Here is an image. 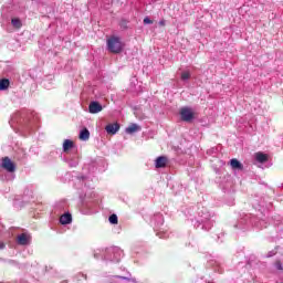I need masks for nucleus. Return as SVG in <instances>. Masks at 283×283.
I'll return each instance as SVG.
<instances>
[{"instance_id":"nucleus-1","label":"nucleus","mask_w":283,"mask_h":283,"mask_svg":"<svg viewBox=\"0 0 283 283\" xmlns=\"http://www.w3.org/2000/svg\"><path fill=\"white\" fill-rule=\"evenodd\" d=\"M186 218L192 222L195 229H202V231H210L216 224V213L202 205L189 208L185 211Z\"/></svg>"},{"instance_id":"nucleus-2","label":"nucleus","mask_w":283,"mask_h":283,"mask_svg":"<svg viewBox=\"0 0 283 283\" xmlns=\"http://www.w3.org/2000/svg\"><path fill=\"white\" fill-rule=\"evenodd\" d=\"M36 120H39L36 113L22 109L15 112L11 116L9 124L11 127H18V129H22L23 132H30L32 129V125H34Z\"/></svg>"},{"instance_id":"nucleus-3","label":"nucleus","mask_w":283,"mask_h":283,"mask_svg":"<svg viewBox=\"0 0 283 283\" xmlns=\"http://www.w3.org/2000/svg\"><path fill=\"white\" fill-rule=\"evenodd\" d=\"M266 229V219H260L258 216L243 214L234 224V229L249 231V229Z\"/></svg>"},{"instance_id":"nucleus-4","label":"nucleus","mask_w":283,"mask_h":283,"mask_svg":"<svg viewBox=\"0 0 283 283\" xmlns=\"http://www.w3.org/2000/svg\"><path fill=\"white\" fill-rule=\"evenodd\" d=\"M124 255L123 250L118 247L97 249L94 251L95 260H103L104 262H120Z\"/></svg>"},{"instance_id":"nucleus-5","label":"nucleus","mask_w":283,"mask_h":283,"mask_svg":"<svg viewBox=\"0 0 283 283\" xmlns=\"http://www.w3.org/2000/svg\"><path fill=\"white\" fill-rule=\"evenodd\" d=\"M252 207L253 209H255V211H259V214H256V217L261 220H264L263 218L271 210L272 203L271 201H269V197L264 195H255L252 199Z\"/></svg>"},{"instance_id":"nucleus-6","label":"nucleus","mask_w":283,"mask_h":283,"mask_svg":"<svg viewBox=\"0 0 283 283\" xmlns=\"http://www.w3.org/2000/svg\"><path fill=\"white\" fill-rule=\"evenodd\" d=\"M1 168L7 171V174L0 177L1 180L10 181L17 178V175L14 174V171H17V164H14L10 157H3L1 159Z\"/></svg>"},{"instance_id":"nucleus-7","label":"nucleus","mask_w":283,"mask_h":283,"mask_svg":"<svg viewBox=\"0 0 283 283\" xmlns=\"http://www.w3.org/2000/svg\"><path fill=\"white\" fill-rule=\"evenodd\" d=\"M151 224H154V229L159 238L164 240L169 238V232L165 231V228H163L165 227V217H163L161 213L154 214L151 218Z\"/></svg>"},{"instance_id":"nucleus-8","label":"nucleus","mask_w":283,"mask_h":283,"mask_svg":"<svg viewBox=\"0 0 283 283\" xmlns=\"http://www.w3.org/2000/svg\"><path fill=\"white\" fill-rule=\"evenodd\" d=\"M107 49L108 52H112L113 54H120L123 52V42L120 41V38L118 36H111L107 40Z\"/></svg>"},{"instance_id":"nucleus-9","label":"nucleus","mask_w":283,"mask_h":283,"mask_svg":"<svg viewBox=\"0 0 283 283\" xmlns=\"http://www.w3.org/2000/svg\"><path fill=\"white\" fill-rule=\"evenodd\" d=\"M17 243L20 247H30L32 244V234L28 232H23L18 235Z\"/></svg>"},{"instance_id":"nucleus-10","label":"nucleus","mask_w":283,"mask_h":283,"mask_svg":"<svg viewBox=\"0 0 283 283\" xmlns=\"http://www.w3.org/2000/svg\"><path fill=\"white\" fill-rule=\"evenodd\" d=\"M180 117L181 120H184V123H191V120H193V111H191V108L189 107H182L180 109Z\"/></svg>"},{"instance_id":"nucleus-11","label":"nucleus","mask_w":283,"mask_h":283,"mask_svg":"<svg viewBox=\"0 0 283 283\" xmlns=\"http://www.w3.org/2000/svg\"><path fill=\"white\" fill-rule=\"evenodd\" d=\"M88 112L90 114H98L99 112H103V105L96 101L91 102L88 105Z\"/></svg>"},{"instance_id":"nucleus-12","label":"nucleus","mask_w":283,"mask_h":283,"mask_svg":"<svg viewBox=\"0 0 283 283\" xmlns=\"http://www.w3.org/2000/svg\"><path fill=\"white\" fill-rule=\"evenodd\" d=\"M167 163H169V159L167 158V156H159L155 160V167L156 169H163L167 167Z\"/></svg>"},{"instance_id":"nucleus-13","label":"nucleus","mask_w":283,"mask_h":283,"mask_svg":"<svg viewBox=\"0 0 283 283\" xmlns=\"http://www.w3.org/2000/svg\"><path fill=\"white\" fill-rule=\"evenodd\" d=\"M65 163H67L69 167H77L78 166V154L74 153L73 155H69L65 158Z\"/></svg>"},{"instance_id":"nucleus-14","label":"nucleus","mask_w":283,"mask_h":283,"mask_svg":"<svg viewBox=\"0 0 283 283\" xmlns=\"http://www.w3.org/2000/svg\"><path fill=\"white\" fill-rule=\"evenodd\" d=\"M34 198V186H27L23 192L24 200H32Z\"/></svg>"},{"instance_id":"nucleus-15","label":"nucleus","mask_w":283,"mask_h":283,"mask_svg":"<svg viewBox=\"0 0 283 283\" xmlns=\"http://www.w3.org/2000/svg\"><path fill=\"white\" fill-rule=\"evenodd\" d=\"M106 133L111 134L112 136H114L116 134V132H118V129H120V124L115 123V124H108L105 127Z\"/></svg>"},{"instance_id":"nucleus-16","label":"nucleus","mask_w":283,"mask_h":283,"mask_svg":"<svg viewBox=\"0 0 283 283\" xmlns=\"http://www.w3.org/2000/svg\"><path fill=\"white\" fill-rule=\"evenodd\" d=\"M254 158L256 163H259L260 165H264L265 163H269V155L261 151L256 153Z\"/></svg>"},{"instance_id":"nucleus-17","label":"nucleus","mask_w":283,"mask_h":283,"mask_svg":"<svg viewBox=\"0 0 283 283\" xmlns=\"http://www.w3.org/2000/svg\"><path fill=\"white\" fill-rule=\"evenodd\" d=\"M61 224H71L72 222V214L66 212L60 217Z\"/></svg>"},{"instance_id":"nucleus-18","label":"nucleus","mask_w":283,"mask_h":283,"mask_svg":"<svg viewBox=\"0 0 283 283\" xmlns=\"http://www.w3.org/2000/svg\"><path fill=\"white\" fill-rule=\"evenodd\" d=\"M126 134H136V132H140V126L137 124H130L128 127L125 129Z\"/></svg>"},{"instance_id":"nucleus-19","label":"nucleus","mask_w":283,"mask_h":283,"mask_svg":"<svg viewBox=\"0 0 283 283\" xmlns=\"http://www.w3.org/2000/svg\"><path fill=\"white\" fill-rule=\"evenodd\" d=\"M70 149H74V142H72L70 139H65L63 143V151L65 154H67V151H70Z\"/></svg>"},{"instance_id":"nucleus-20","label":"nucleus","mask_w":283,"mask_h":283,"mask_svg":"<svg viewBox=\"0 0 283 283\" xmlns=\"http://www.w3.org/2000/svg\"><path fill=\"white\" fill-rule=\"evenodd\" d=\"M230 166L232 167V169H239L240 171H242V169H244V166L238 159H231Z\"/></svg>"},{"instance_id":"nucleus-21","label":"nucleus","mask_w":283,"mask_h":283,"mask_svg":"<svg viewBox=\"0 0 283 283\" xmlns=\"http://www.w3.org/2000/svg\"><path fill=\"white\" fill-rule=\"evenodd\" d=\"M276 235H270V240L272 241V242H275V241H277V240H280V238H283V227H281V228H277L276 229Z\"/></svg>"},{"instance_id":"nucleus-22","label":"nucleus","mask_w":283,"mask_h":283,"mask_svg":"<svg viewBox=\"0 0 283 283\" xmlns=\"http://www.w3.org/2000/svg\"><path fill=\"white\" fill-rule=\"evenodd\" d=\"M8 87H10V80L8 78L0 80V92H6Z\"/></svg>"},{"instance_id":"nucleus-23","label":"nucleus","mask_w":283,"mask_h":283,"mask_svg":"<svg viewBox=\"0 0 283 283\" xmlns=\"http://www.w3.org/2000/svg\"><path fill=\"white\" fill-rule=\"evenodd\" d=\"M80 140H90V130L87 128H83L81 132H80Z\"/></svg>"},{"instance_id":"nucleus-24","label":"nucleus","mask_w":283,"mask_h":283,"mask_svg":"<svg viewBox=\"0 0 283 283\" xmlns=\"http://www.w3.org/2000/svg\"><path fill=\"white\" fill-rule=\"evenodd\" d=\"M211 264L214 269V271H217L218 273H222V268H220V264H222V260H214V261H211Z\"/></svg>"},{"instance_id":"nucleus-25","label":"nucleus","mask_w":283,"mask_h":283,"mask_svg":"<svg viewBox=\"0 0 283 283\" xmlns=\"http://www.w3.org/2000/svg\"><path fill=\"white\" fill-rule=\"evenodd\" d=\"M11 24L13 25V28H15L17 30H19L21 28V25H23L21 23V20L19 18H13L11 20Z\"/></svg>"},{"instance_id":"nucleus-26","label":"nucleus","mask_w":283,"mask_h":283,"mask_svg":"<svg viewBox=\"0 0 283 283\" xmlns=\"http://www.w3.org/2000/svg\"><path fill=\"white\" fill-rule=\"evenodd\" d=\"M189 78H191V72L189 71L181 72V81H189Z\"/></svg>"},{"instance_id":"nucleus-27","label":"nucleus","mask_w":283,"mask_h":283,"mask_svg":"<svg viewBox=\"0 0 283 283\" xmlns=\"http://www.w3.org/2000/svg\"><path fill=\"white\" fill-rule=\"evenodd\" d=\"M108 222H111V224H118V216L111 214L108 218Z\"/></svg>"},{"instance_id":"nucleus-28","label":"nucleus","mask_w":283,"mask_h":283,"mask_svg":"<svg viewBox=\"0 0 283 283\" xmlns=\"http://www.w3.org/2000/svg\"><path fill=\"white\" fill-rule=\"evenodd\" d=\"M76 180L78 181L80 185H84L85 187V180H87L86 176H77Z\"/></svg>"},{"instance_id":"nucleus-29","label":"nucleus","mask_w":283,"mask_h":283,"mask_svg":"<svg viewBox=\"0 0 283 283\" xmlns=\"http://www.w3.org/2000/svg\"><path fill=\"white\" fill-rule=\"evenodd\" d=\"M127 20H122L120 22H119V28L122 29V30H127Z\"/></svg>"},{"instance_id":"nucleus-30","label":"nucleus","mask_w":283,"mask_h":283,"mask_svg":"<svg viewBox=\"0 0 283 283\" xmlns=\"http://www.w3.org/2000/svg\"><path fill=\"white\" fill-rule=\"evenodd\" d=\"M276 254H277V248L268 252L266 258H273V255H276Z\"/></svg>"},{"instance_id":"nucleus-31","label":"nucleus","mask_w":283,"mask_h":283,"mask_svg":"<svg viewBox=\"0 0 283 283\" xmlns=\"http://www.w3.org/2000/svg\"><path fill=\"white\" fill-rule=\"evenodd\" d=\"M144 23H145V25H151V23H154V21H151V19H149V17H146L144 19Z\"/></svg>"},{"instance_id":"nucleus-32","label":"nucleus","mask_w":283,"mask_h":283,"mask_svg":"<svg viewBox=\"0 0 283 283\" xmlns=\"http://www.w3.org/2000/svg\"><path fill=\"white\" fill-rule=\"evenodd\" d=\"M275 269H277V271H283L282 262L277 261L275 263Z\"/></svg>"},{"instance_id":"nucleus-33","label":"nucleus","mask_w":283,"mask_h":283,"mask_svg":"<svg viewBox=\"0 0 283 283\" xmlns=\"http://www.w3.org/2000/svg\"><path fill=\"white\" fill-rule=\"evenodd\" d=\"M6 249V243L3 241H0V251H3Z\"/></svg>"},{"instance_id":"nucleus-34","label":"nucleus","mask_w":283,"mask_h":283,"mask_svg":"<svg viewBox=\"0 0 283 283\" xmlns=\"http://www.w3.org/2000/svg\"><path fill=\"white\" fill-rule=\"evenodd\" d=\"M80 198L82 201L85 200V196H83V195H80Z\"/></svg>"},{"instance_id":"nucleus-35","label":"nucleus","mask_w":283,"mask_h":283,"mask_svg":"<svg viewBox=\"0 0 283 283\" xmlns=\"http://www.w3.org/2000/svg\"><path fill=\"white\" fill-rule=\"evenodd\" d=\"M78 275H80V277H85V279H87V276L84 275V274H78Z\"/></svg>"},{"instance_id":"nucleus-36","label":"nucleus","mask_w":283,"mask_h":283,"mask_svg":"<svg viewBox=\"0 0 283 283\" xmlns=\"http://www.w3.org/2000/svg\"><path fill=\"white\" fill-rule=\"evenodd\" d=\"M210 151H212V153H213V151H218V149H217V148H212Z\"/></svg>"},{"instance_id":"nucleus-37","label":"nucleus","mask_w":283,"mask_h":283,"mask_svg":"<svg viewBox=\"0 0 283 283\" xmlns=\"http://www.w3.org/2000/svg\"><path fill=\"white\" fill-rule=\"evenodd\" d=\"M275 224H276L277 227H280V221H277Z\"/></svg>"},{"instance_id":"nucleus-38","label":"nucleus","mask_w":283,"mask_h":283,"mask_svg":"<svg viewBox=\"0 0 283 283\" xmlns=\"http://www.w3.org/2000/svg\"><path fill=\"white\" fill-rule=\"evenodd\" d=\"M86 207H91L90 202L86 203Z\"/></svg>"},{"instance_id":"nucleus-39","label":"nucleus","mask_w":283,"mask_h":283,"mask_svg":"<svg viewBox=\"0 0 283 283\" xmlns=\"http://www.w3.org/2000/svg\"><path fill=\"white\" fill-rule=\"evenodd\" d=\"M207 283H216V282L208 281Z\"/></svg>"},{"instance_id":"nucleus-40","label":"nucleus","mask_w":283,"mask_h":283,"mask_svg":"<svg viewBox=\"0 0 283 283\" xmlns=\"http://www.w3.org/2000/svg\"><path fill=\"white\" fill-rule=\"evenodd\" d=\"M160 24H161V25H164V24H165V22H160Z\"/></svg>"},{"instance_id":"nucleus-41","label":"nucleus","mask_w":283,"mask_h":283,"mask_svg":"<svg viewBox=\"0 0 283 283\" xmlns=\"http://www.w3.org/2000/svg\"><path fill=\"white\" fill-rule=\"evenodd\" d=\"M153 1H158V0H153Z\"/></svg>"}]
</instances>
